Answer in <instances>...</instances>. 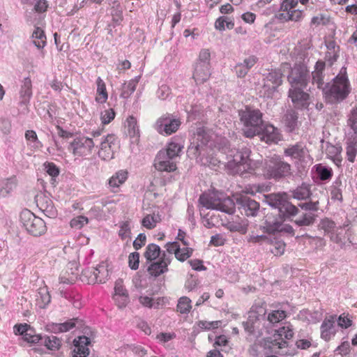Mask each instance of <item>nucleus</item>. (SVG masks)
Segmentation results:
<instances>
[{
  "label": "nucleus",
  "mask_w": 357,
  "mask_h": 357,
  "mask_svg": "<svg viewBox=\"0 0 357 357\" xmlns=\"http://www.w3.org/2000/svg\"><path fill=\"white\" fill-rule=\"evenodd\" d=\"M199 204L206 209H213L233 214L236 206L242 215L255 217L259 210V204L247 196H241L236 203L223 193H203L199 198Z\"/></svg>",
  "instance_id": "obj_1"
},
{
  "label": "nucleus",
  "mask_w": 357,
  "mask_h": 357,
  "mask_svg": "<svg viewBox=\"0 0 357 357\" xmlns=\"http://www.w3.org/2000/svg\"><path fill=\"white\" fill-rule=\"evenodd\" d=\"M251 150L246 146L231 149L227 167L230 174L247 178L250 174H257L262 162L250 158Z\"/></svg>",
  "instance_id": "obj_2"
},
{
  "label": "nucleus",
  "mask_w": 357,
  "mask_h": 357,
  "mask_svg": "<svg viewBox=\"0 0 357 357\" xmlns=\"http://www.w3.org/2000/svg\"><path fill=\"white\" fill-rule=\"evenodd\" d=\"M321 91L328 103L337 104L344 100L351 91L346 68L342 67L337 75L326 83Z\"/></svg>",
  "instance_id": "obj_3"
},
{
  "label": "nucleus",
  "mask_w": 357,
  "mask_h": 357,
  "mask_svg": "<svg viewBox=\"0 0 357 357\" xmlns=\"http://www.w3.org/2000/svg\"><path fill=\"white\" fill-rule=\"evenodd\" d=\"M263 202L277 210L281 219H288L298 213V208L288 200L285 193L264 195Z\"/></svg>",
  "instance_id": "obj_4"
},
{
  "label": "nucleus",
  "mask_w": 357,
  "mask_h": 357,
  "mask_svg": "<svg viewBox=\"0 0 357 357\" xmlns=\"http://www.w3.org/2000/svg\"><path fill=\"white\" fill-rule=\"evenodd\" d=\"M239 116L244 125L243 130L246 137L252 138L261 130V127L264 123L262 120V113L259 109L246 107L244 110L239 111Z\"/></svg>",
  "instance_id": "obj_5"
},
{
  "label": "nucleus",
  "mask_w": 357,
  "mask_h": 357,
  "mask_svg": "<svg viewBox=\"0 0 357 357\" xmlns=\"http://www.w3.org/2000/svg\"><path fill=\"white\" fill-rule=\"evenodd\" d=\"M265 319L255 311H250L245 321H243L242 326L246 333V340L248 342L256 341L264 334V331L269 333V331L264 327Z\"/></svg>",
  "instance_id": "obj_6"
},
{
  "label": "nucleus",
  "mask_w": 357,
  "mask_h": 357,
  "mask_svg": "<svg viewBox=\"0 0 357 357\" xmlns=\"http://www.w3.org/2000/svg\"><path fill=\"white\" fill-rule=\"evenodd\" d=\"M20 222L27 232L33 236H40L47 231L45 221L28 209L20 213Z\"/></svg>",
  "instance_id": "obj_7"
},
{
  "label": "nucleus",
  "mask_w": 357,
  "mask_h": 357,
  "mask_svg": "<svg viewBox=\"0 0 357 357\" xmlns=\"http://www.w3.org/2000/svg\"><path fill=\"white\" fill-rule=\"evenodd\" d=\"M264 176L279 180L291 175V165L279 157L271 158L266 164Z\"/></svg>",
  "instance_id": "obj_8"
},
{
  "label": "nucleus",
  "mask_w": 357,
  "mask_h": 357,
  "mask_svg": "<svg viewBox=\"0 0 357 357\" xmlns=\"http://www.w3.org/2000/svg\"><path fill=\"white\" fill-rule=\"evenodd\" d=\"M283 74L280 69H272L264 75V84L260 93L264 98H272L278 88L282 84Z\"/></svg>",
  "instance_id": "obj_9"
},
{
  "label": "nucleus",
  "mask_w": 357,
  "mask_h": 357,
  "mask_svg": "<svg viewBox=\"0 0 357 357\" xmlns=\"http://www.w3.org/2000/svg\"><path fill=\"white\" fill-rule=\"evenodd\" d=\"M181 124V120L172 114L167 113L155 122V129L162 135H170L176 132Z\"/></svg>",
  "instance_id": "obj_10"
},
{
  "label": "nucleus",
  "mask_w": 357,
  "mask_h": 357,
  "mask_svg": "<svg viewBox=\"0 0 357 357\" xmlns=\"http://www.w3.org/2000/svg\"><path fill=\"white\" fill-rule=\"evenodd\" d=\"M95 146L93 138L79 136L76 137L69 144L68 150L77 157L89 155Z\"/></svg>",
  "instance_id": "obj_11"
},
{
  "label": "nucleus",
  "mask_w": 357,
  "mask_h": 357,
  "mask_svg": "<svg viewBox=\"0 0 357 357\" xmlns=\"http://www.w3.org/2000/svg\"><path fill=\"white\" fill-rule=\"evenodd\" d=\"M310 72L307 67L303 63L295 64L287 77L291 87L306 88L310 81Z\"/></svg>",
  "instance_id": "obj_12"
},
{
  "label": "nucleus",
  "mask_w": 357,
  "mask_h": 357,
  "mask_svg": "<svg viewBox=\"0 0 357 357\" xmlns=\"http://www.w3.org/2000/svg\"><path fill=\"white\" fill-rule=\"evenodd\" d=\"M298 0H283L280 5V11L278 18L284 21H301L304 15L303 11L296 9L298 6Z\"/></svg>",
  "instance_id": "obj_13"
},
{
  "label": "nucleus",
  "mask_w": 357,
  "mask_h": 357,
  "mask_svg": "<svg viewBox=\"0 0 357 357\" xmlns=\"http://www.w3.org/2000/svg\"><path fill=\"white\" fill-rule=\"evenodd\" d=\"M84 333V335L79 336L73 340L75 348L73 357H87L89 355L88 346L91 344V339L95 337L94 332L90 328H86Z\"/></svg>",
  "instance_id": "obj_14"
},
{
  "label": "nucleus",
  "mask_w": 357,
  "mask_h": 357,
  "mask_svg": "<svg viewBox=\"0 0 357 357\" xmlns=\"http://www.w3.org/2000/svg\"><path fill=\"white\" fill-rule=\"evenodd\" d=\"M284 155L298 162H305L310 158L309 151L303 142L289 144L284 149Z\"/></svg>",
  "instance_id": "obj_15"
},
{
  "label": "nucleus",
  "mask_w": 357,
  "mask_h": 357,
  "mask_svg": "<svg viewBox=\"0 0 357 357\" xmlns=\"http://www.w3.org/2000/svg\"><path fill=\"white\" fill-rule=\"evenodd\" d=\"M174 160L165 151L161 150L156 155L154 166L156 169L160 172H174L176 169Z\"/></svg>",
  "instance_id": "obj_16"
},
{
  "label": "nucleus",
  "mask_w": 357,
  "mask_h": 357,
  "mask_svg": "<svg viewBox=\"0 0 357 357\" xmlns=\"http://www.w3.org/2000/svg\"><path fill=\"white\" fill-rule=\"evenodd\" d=\"M261 130L259 131V135L261 141L267 144H277L281 140L282 135L280 130L271 124L264 123L261 127Z\"/></svg>",
  "instance_id": "obj_17"
},
{
  "label": "nucleus",
  "mask_w": 357,
  "mask_h": 357,
  "mask_svg": "<svg viewBox=\"0 0 357 357\" xmlns=\"http://www.w3.org/2000/svg\"><path fill=\"white\" fill-rule=\"evenodd\" d=\"M197 141L200 142V144H197L195 146H189L188 152L189 154H194L195 157H197L200 153V149L203 146L207 145L212 139L211 132L204 127L199 128L197 130Z\"/></svg>",
  "instance_id": "obj_18"
},
{
  "label": "nucleus",
  "mask_w": 357,
  "mask_h": 357,
  "mask_svg": "<svg viewBox=\"0 0 357 357\" xmlns=\"http://www.w3.org/2000/svg\"><path fill=\"white\" fill-rule=\"evenodd\" d=\"M172 257L167 255L165 252H162L160 259L156 262H153L148 268L149 274L154 277H158L168 271V266L171 263Z\"/></svg>",
  "instance_id": "obj_19"
},
{
  "label": "nucleus",
  "mask_w": 357,
  "mask_h": 357,
  "mask_svg": "<svg viewBox=\"0 0 357 357\" xmlns=\"http://www.w3.org/2000/svg\"><path fill=\"white\" fill-rule=\"evenodd\" d=\"M115 140L116 137L114 135H107L102 138L98 152L99 158L103 160H109L114 158L112 146Z\"/></svg>",
  "instance_id": "obj_20"
},
{
  "label": "nucleus",
  "mask_w": 357,
  "mask_h": 357,
  "mask_svg": "<svg viewBox=\"0 0 357 357\" xmlns=\"http://www.w3.org/2000/svg\"><path fill=\"white\" fill-rule=\"evenodd\" d=\"M294 332L291 326L287 325L279 328L275 331L273 335V345L278 346L279 348H283L286 346V340H290L293 337Z\"/></svg>",
  "instance_id": "obj_21"
},
{
  "label": "nucleus",
  "mask_w": 357,
  "mask_h": 357,
  "mask_svg": "<svg viewBox=\"0 0 357 357\" xmlns=\"http://www.w3.org/2000/svg\"><path fill=\"white\" fill-rule=\"evenodd\" d=\"M305 88L303 87H291L289 90V97L296 107L300 108L307 105L309 94L304 92Z\"/></svg>",
  "instance_id": "obj_22"
},
{
  "label": "nucleus",
  "mask_w": 357,
  "mask_h": 357,
  "mask_svg": "<svg viewBox=\"0 0 357 357\" xmlns=\"http://www.w3.org/2000/svg\"><path fill=\"white\" fill-rule=\"evenodd\" d=\"M335 322V315L326 317L322 322L320 327L321 337L325 341H329L336 333Z\"/></svg>",
  "instance_id": "obj_23"
},
{
  "label": "nucleus",
  "mask_w": 357,
  "mask_h": 357,
  "mask_svg": "<svg viewBox=\"0 0 357 357\" xmlns=\"http://www.w3.org/2000/svg\"><path fill=\"white\" fill-rule=\"evenodd\" d=\"M325 68L326 62L321 60H318L314 65V70L311 73L312 84L317 85V87L321 91L326 85V83H324V81L325 77Z\"/></svg>",
  "instance_id": "obj_24"
},
{
  "label": "nucleus",
  "mask_w": 357,
  "mask_h": 357,
  "mask_svg": "<svg viewBox=\"0 0 357 357\" xmlns=\"http://www.w3.org/2000/svg\"><path fill=\"white\" fill-rule=\"evenodd\" d=\"M211 66L195 63L193 79L197 84H201L208 79L211 75Z\"/></svg>",
  "instance_id": "obj_25"
},
{
  "label": "nucleus",
  "mask_w": 357,
  "mask_h": 357,
  "mask_svg": "<svg viewBox=\"0 0 357 357\" xmlns=\"http://www.w3.org/2000/svg\"><path fill=\"white\" fill-rule=\"evenodd\" d=\"M127 135L130 137L132 144L138 143L139 141V129L136 119L130 116L126 120Z\"/></svg>",
  "instance_id": "obj_26"
},
{
  "label": "nucleus",
  "mask_w": 357,
  "mask_h": 357,
  "mask_svg": "<svg viewBox=\"0 0 357 357\" xmlns=\"http://www.w3.org/2000/svg\"><path fill=\"white\" fill-rule=\"evenodd\" d=\"M81 321L78 319H71L63 323H53L50 326V330L54 333L68 332L73 328H79Z\"/></svg>",
  "instance_id": "obj_27"
},
{
  "label": "nucleus",
  "mask_w": 357,
  "mask_h": 357,
  "mask_svg": "<svg viewBox=\"0 0 357 357\" xmlns=\"http://www.w3.org/2000/svg\"><path fill=\"white\" fill-rule=\"evenodd\" d=\"M78 275V268L75 264L68 263L65 272L59 276V282L63 284H73L75 282Z\"/></svg>",
  "instance_id": "obj_28"
},
{
  "label": "nucleus",
  "mask_w": 357,
  "mask_h": 357,
  "mask_svg": "<svg viewBox=\"0 0 357 357\" xmlns=\"http://www.w3.org/2000/svg\"><path fill=\"white\" fill-rule=\"evenodd\" d=\"M298 114L293 109H288L283 117V123L288 132H293L298 128Z\"/></svg>",
  "instance_id": "obj_29"
},
{
  "label": "nucleus",
  "mask_w": 357,
  "mask_h": 357,
  "mask_svg": "<svg viewBox=\"0 0 357 357\" xmlns=\"http://www.w3.org/2000/svg\"><path fill=\"white\" fill-rule=\"evenodd\" d=\"M316 215L314 213L311 212H305L302 213L294 221V224L299 227H309L312 225L316 220ZM304 231L303 229H300L301 236H306L305 233H302L301 231Z\"/></svg>",
  "instance_id": "obj_30"
},
{
  "label": "nucleus",
  "mask_w": 357,
  "mask_h": 357,
  "mask_svg": "<svg viewBox=\"0 0 357 357\" xmlns=\"http://www.w3.org/2000/svg\"><path fill=\"white\" fill-rule=\"evenodd\" d=\"M32 96V83L29 77H25L20 87V104L26 105L29 102Z\"/></svg>",
  "instance_id": "obj_31"
},
{
  "label": "nucleus",
  "mask_w": 357,
  "mask_h": 357,
  "mask_svg": "<svg viewBox=\"0 0 357 357\" xmlns=\"http://www.w3.org/2000/svg\"><path fill=\"white\" fill-rule=\"evenodd\" d=\"M183 142L180 138H174L168 144L167 149L165 150L169 155L176 159L179 156V153L183 149Z\"/></svg>",
  "instance_id": "obj_32"
},
{
  "label": "nucleus",
  "mask_w": 357,
  "mask_h": 357,
  "mask_svg": "<svg viewBox=\"0 0 357 357\" xmlns=\"http://www.w3.org/2000/svg\"><path fill=\"white\" fill-rule=\"evenodd\" d=\"M266 231L268 234H274L278 231H284L290 234H294V229L290 225H282L278 221L273 223H268L265 227Z\"/></svg>",
  "instance_id": "obj_33"
},
{
  "label": "nucleus",
  "mask_w": 357,
  "mask_h": 357,
  "mask_svg": "<svg viewBox=\"0 0 357 357\" xmlns=\"http://www.w3.org/2000/svg\"><path fill=\"white\" fill-rule=\"evenodd\" d=\"M347 158L350 162H354L357 154V135H351L347 141Z\"/></svg>",
  "instance_id": "obj_34"
},
{
  "label": "nucleus",
  "mask_w": 357,
  "mask_h": 357,
  "mask_svg": "<svg viewBox=\"0 0 357 357\" xmlns=\"http://www.w3.org/2000/svg\"><path fill=\"white\" fill-rule=\"evenodd\" d=\"M36 297V305L42 309L45 308L51 301V296L46 287L40 288Z\"/></svg>",
  "instance_id": "obj_35"
},
{
  "label": "nucleus",
  "mask_w": 357,
  "mask_h": 357,
  "mask_svg": "<svg viewBox=\"0 0 357 357\" xmlns=\"http://www.w3.org/2000/svg\"><path fill=\"white\" fill-rule=\"evenodd\" d=\"M97 283H105L109 278V270L105 262H101L95 268Z\"/></svg>",
  "instance_id": "obj_36"
},
{
  "label": "nucleus",
  "mask_w": 357,
  "mask_h": 357,
  "mask_svg": "<svg viewBox=\"0 0 357 357\" xmlns=\"http://www.w3.org/2000/svg\"><path fill=\"white\" fill-rule=\"evenodd\" d=\"M96 84L98 96L96 97V100L99 103H104L108 98L105 83L100 77H98L96 79Z\"/></svg>",
  "instance_id": "obj_37"
},
{
  "label": "nucleus",
  "mask_w": 357,
  "mask_h": 357,
  "mask_svg": "<svg viewBox=\"0 0 357 357\" xmlns=\"http://www.w3.org/2000/svg\"><path fill=\"white\" fill-rule=\"evenodd\" d=\"M162 252H161L159 245L155 243H151L146 248L144 252V257L147 261H152L156 259L158 257H160Z\"/></svg>",
  "instance_id": "obj_38"
},
{
  "label": "nucleus",
  "mask_w": 357,
  "mask_h": 357,
  "mask_svg": "<svg viewBox=\"0 0 357 357\" xmlns=\"http://www.w3.org/2000/svg\"><path fill=\"white\" fill-rule=\"evenodd\" d=\"M127 178L128 172L125 170H119L109 179L108 183L112 188H118L126 181Z\"/></svg>",
  "instance_id": "obj_39"
},
{
  "label": "nucleus",
  "mask_w": 357,
  "mask_h": 357,
  "mask_svg": "<svg viewBox=\"0 0 357 357\" xmlns=\"http://www.w3.org/2000/svg\"><path fill=\"white\" fill-rule=\"evenodd\" d=\"M33 43L38 49H42L46 45V36L43 29L36 27L32 33Z\"/></svg>",
  "instance_id": "obj_40"
},
{
  "label": "nucleus",
  "mask_w": 357,
  "mask_h": 357,
  "mask_svg": "<svg viewBox=\"0 0 357 357\" xmlns=\"http://www.w3.org/2000/svg\"><path fill=\"white\" fill-rule=\"evenodd\" d=\"M15 177L3 179L1 182L0 195L6 197L16 187Z\"/></svg>",
  "instance_id": "obj_41"
},
{
  "label": "nucleus",
  "mask_w": 357,
  "mask_h": 357,
  "mask_svg": "<svg viewBox=\"0 0 357 357\" xmlns=\"http://www.w3.org/2000/svg\"><path fill=\"white\" fill-rule=\"evenodd\" d=\"M109 202L105 200V199H101L98 202V204L100 205H95L93 207L91 208V209L89 211V214L97 219L100 220L102 219L104 217V211H103V207L105 206Z\"/></svg>",
  "instance_id": "obj_42"
},
{
  "label": "nucleus",
  "mask_w": 357,
  "mask_h": 357,
  "mask_svg": "<svg viewBox=\"0 0 357 357\" xmlns=\"http://www.w3.org/2000/svg\"><path fill=\"white\" fill-rule=\"evenodd\" d=\"M234 26V22L227 16L219 17L215 22V28L220 31L227 29H232Z\"/></svg>",
  "instance_id": "obj_43"
},
{
  "label": "nucleus",
  "mask_w": 357,
  "mask_h": 357,
  "mask_svg": "<svg viewBox=\"0 0 357 357\" xmlns=\"http://www.w3.org/2000/svg\"><path fill=\"white\" fill-rule=\"evenodd\" d=\"M311 195L310 188L307 185H302L293 192V197L298 200H307L310 198Z\"/></svg>",
  "instance_id": "obj_44"
},
{
  "label": "nucleus",
  "mask_w": 357,
  "mask_h": 357,
  "mask_svg": "<svg viewBox=\"0 0 357 357\" xmlns=\"http://www.w3.org/2000/svg\"><path fill=\"white\" fill-rule=\"evenodd\" d=\"M316 172L321 181L330 180L333 174L331 167L324 166L322 164L315 165Z\"/></svg>",
  "instance_id": "obj_45"
},
{
  "label": "nucleus",
  "mask_w": 357,
  "mask_h": 357,
  "mask_svg": "<svg viewBox=\"0 0 357 357\" xmlns=\"http://www.w3.org/2000/svg\"><path fill=\"white\" fill-rule=\"evenodd\" d=\"M342 181L340 178H337L331 186V199L342 201Z\"/></svg>",
  "instance_id": "obj_46"
},
{
  "label": "nucleus",
  "mask_w": 357,
  "mask_h": 357,
  "mask_svg": "<svg viewBox=\"0 0 357 357\" xmlns=\"http://www.w3.org/2000/svg\"><path fill=\"white\" fill-rule=\"evenodd\" d=\"M286 317L287 314L284 310H273L268 313L267 317V321L268 322L269 325H274L284 319Z\"/></svg>",
  "instance_id": "obj_47"
},
{
  "label": "nucleus",
  "mask_w": 357,
  "mask_h": 357,
  "mask_svg": "<svg viewBox=\"0 0 357 357\" xmlns=\"http://www.w3.org/2000/svg\"><path fill=\"white\" fill-rule=\"evenodd\" d=\"M25 138L29 142V145L33 149H39L43 147L42 142L38 139L36 132L34 130H26Z\"/></svg>",
  "instance_id": "obj_48"
},
{
  "label": "nucleus",
  "mask_w": 357,
  "mask_h": 357,
  "mask_svg": "<svg viewBox=\"0 0 357 357\" xmlns=\"http://www.w3.org/2000/svg\"><path fill=\"white\" fill-rule=\"evenodd\" d=\"M111 15L113 20L119 23L123 20V10L119 1L114 0L112 3Z\"/></svg>",
  "instance_id": "obj_49"
},
{
  "label": "nucleus",
  "mask_w": 357,
  "mask_h": 357,
  "mask_svg": "<svg viewBox=\"0 0 357 357\" xmlns=\"http://www.w3.org/2000/svg\"><path fill=\"white\" fill-rule=\"evenodd\" d=\"M177 311L181 314H188L191 308V300L187 296H182L178 301Z\"/></svg>",
  "instance_id": "obj_50"
},
{
  "label": "nucleus",
  "mask_w": 357,
  "mask_h": 357,
  "mask_svg": "<svg viewBox=\"0 0 357 357\" xmlns=\"http://www.w3.org/2000/svg\"><path fill=\"white\" fill-rule=\"evenodd\" d=\"M248 223L247 220H243L239 222H231L228 225V229L231 231H238L241 234H245L248 230Z\"/></svg>",
  "instance_id": "obj_51"
},
{
  "label": "nucleus",
  "mask_w": 357,
  "mask_h": 357,
  "mask_svg": "<svg viewBox=\"0 0 357 357\" xmlns=\"http://www.w3.org/2000/svg\"><path fill=\"white\" fill-rule=\"evenodd\" d=\"M44 344L50 350H57L61 346V340L54 335L45 336Z\"/></svg>",
  "instance_id": "obj_52"
},
{
  "label": "nucleus",
  "mask_w": 357,
  "mask_h": 357,
  "mask_svg": "<svg viewBox=\"0 0 357 357\" xmlns=\"http://www.w3.org/2000/svg\"><path fill=\"white\" fill-rule=\"evenodd\" d=\"M82 280L86 281L88 284L97 283V278L96 276L95 268H86L82 272Z\"/></svg>",
  "instance_id": "obj_53"
},
{
  "label": "nucleus",
  "mask_w": 357,
  "mask_h": 357,
  "mask_svg": "<svg viewBox=\"0 0 357 357\" xmlns=\"http://www.w3.org/2000/svg\"><path fill=\"white\" fill-rule=\"evenodd\" d=\"M309 201H307L303 203H301L298 204V206L302 209L306 211L307 212H315L319 210V202L318 200H314L311 197L308 199Z\"/></svg>",
  "instance_id": "obj_54"
},
{
  "label": "nucleus",
  "mask_w": 357,
  "mask_h": 357,
  "mask_svg": "<svg viewBox=\"0 0 357 357\" xmlns=\"http://www.w3.org/2000/svg\"><path fill=\"white\" fill-rule=\"evenodd\" d=\"M347 124L353 130V133L351 135H357V107L353 108L351 110L348 116Z\"/></svg>",
  "instance_id": "obj_55"
},
{
  "label": "nucleus",
  "mask_w": 357,
  "mask_h": 357,
  "mask_svg": "<svg viewBox=\"0 0 357 357\" xmlns=\"http://www.w3.org/2000/svg\"><path fill=\"white\" fill-rule=\"evenodd\" d=\"M319 227L326 234L329 235L333 231H335L336 224L332 220L326 218L321 220Z\"/></svg>",
  "instance_id": "obj_56"
},
{
  "label": "nucleus",
  "mask_w": 357,
  "mask_h": 357,
  "mask_svg": "<svg viewBox=\"0 0 357 357\" xmlns=\"http://www.w3.org/2000/svg\"><path fill=\"white\" fill-rule=\"evenodd\" d=\"M23 340L31 344H36L40 340H43V337L40 335L35 334V331L31 327L27 331V333L22 337Z\"/></svg>",
  "instance_id": "obj_57"
},
{
  "label": "nucleus",
  "mask_w": 357,
  "mask_h": 357,
  "mask_svg": "<svg viewBox=\"0 0 357 357\" xmlns=\"http://www.w3.org/2000/svg\"><path fill=\"white\" fill-rule=\"evenodd\" d=\"M136 86L134 82L129 81L128 83H124L122 86L121 96L123 98H129L135 91Z\"/></svg>",
  "instance_id": "obj_58"
},
{
  "label": "nucleus",
  "mask_w": 357,
  "mask_h": 357,
  "mask_svg": "<svg viewBox=\"0 0 357 357\" xmlns=\"http://www.w3.org/2000/svg\"><path fill=\"white\" fill-rule=\"evenodd\" d=\"M193 249L190 248H180V252L175 253V257L180 261H184L192 255Z\"/></svg>",
  "instance_id": "obj_59"
},
{
  "label": "nucleus",
  "mask_w": 357,
  "mask_h": 357,
  "mask_svg": "<svg viewBox=\"0 0 357 357\" xmlns=\"http://www.w3.org/2000/svg\"><path fill=\"white\" fill-rule=\"evenodd\" d=\"M210 61H211V53L209 52V50L203 49L199 52V59H198L197 61L196 62V63L211 66Z\"/></svg>",
  "instance_id": "obj_60"
},
{
  "label": "nucleus",
  "mask_w": 357,
  "mask_h": 357,
  "mask_svg": "<svg viewBox=\"0 0 357 357\" xmlns=\"http://www.w3.org/2000/svg\"><path fill=\"white\" fill-rule=\"evenodd\" d=\"M285 246L286 245L283 241H276L272 243L271 251L275 256L281 255L284 252Z\"/></svg>",
  "instance_id": "obj_61"
},
{
  "label": "nucleus",
  "mask_w": 357,
  "mask_h": 357,
  "mask_svg": "<svg viewBox=\"0 0 357 357\" xmlns=\"http://www.w3.org/2000/svg\"><path fill=\"white\" fill-rule=\"evenodd\" d=\"M157 222L155 215H147L142 219V225L146 229H151L156 226Z\"/></svg>",
  "instance_id": "obj_62"
},
{
  "label": "nucleus",
  "mask_w": 357,
  "mask_h": 357,
  "mask_svg": "<svg viewBox=\"0 0 357 357\" xmlns=\"http://www.w3.org/2000/svg\"><path fill=\"white\" fill-rule=\"evenodd\" d=\"M139 254L134 252L130 254L128 257L129 267L132 270H137L139 268Z\"/></svg>",
  "instance_id": "obj_63"
},
{
  "label": "nucleus",
  "mask_w": 357,
  "mask_h": 357,
  "mask_svg": "<svg viewBox=\"0 0 357 357\" xmlns=\"http://www.w3.org/2000/svg\"><path fill=\"white\" fill-rule=\"evenodd\" d=\"M170 95V89L166 84L160 85L157 91L156 96L160 100H166Z\"/></svg>",
  "instance_id": "obj_64"
}]
</instances>
